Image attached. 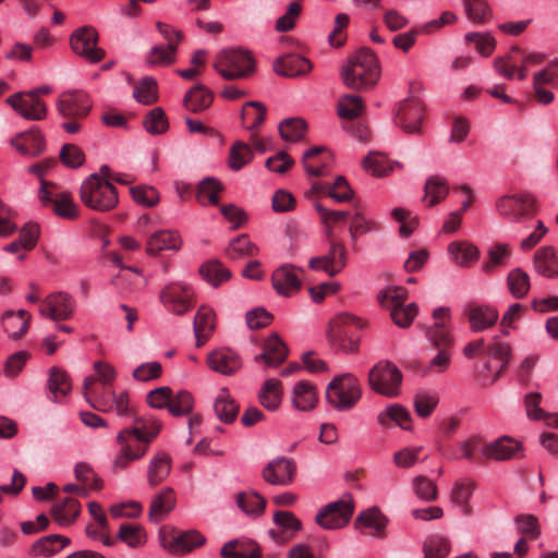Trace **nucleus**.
Here are the masks:
<instances>
[{
	"label": "nucleus",
	"mask_w": 558,
	"mask_h": 558,
	"mask_svg": "<svg viewBox=\"0 0 558 558\" xmlns=\"http://www.w3.org/2000/svg\"><path fill=\"white\" fill-rule=\"evenodd\" d=\"M160 430L161 423L153 417H138L134 426L121 430L117 437L120 451L114 459L113 468L125 469L131 462L145 456L149 444Z\"/></svg>",
	"instance_id": "f257e3e1"
},
{
	"label": "nucleus",
	"mask_w": 558,
	"mask_h": 558,
	"mask_svg": "<svg viewBox=\"0 0 558 558\" xmlns=\"http://www.w3.org/2000/svg\"><path fill=\"white\" fill-rule=\"evenodd\" d=\"M345 86L354 90L374 87L380 76V65L376 54L368 48H361L342 66L340 72Z\"/></svg>",
	"instance_id": "f03ea898"
},
{
	"label": "nucleus",
	"mask_w": 558,
	"mask_h": 558,
	"mask_svg": "<svg viewBox=\"0 0 558 558\" xmlns=\"http://www.w3.org/2000/svg\"><path fill=\"white\" fill-rule=\"evenodd\" d=\"M81 201L88 208L97 211L112 210L119 202L116 186L104 181L97 173L89 175L81 185Z\"/></svg>",
	"instance_id": "7ed1b4c3"
},
{
	"label": "nucleus",
	"mask_w": 558,
	"mask_h": 558,
	"mask_svg": "<svg viewBox=\"0 0 558 558\" xmlns=\"http://www.w3.org/2000/svg\"><path fill=\"white\" fill-rule=\"evenodd\" d=\"M93 104L89 96L83 90L64 92L59 96L57 108L60 116L65 120L62 128L70 134L81 131V120L85 119Z\"/></svg>",
	"instance_id": "20e7f679"
},
{
	"label": "nucleus",
	"mask_w": 558,
	"mask_h": 558,
	"mask_svg": "<svg viewBox=\"0 0 558 558\" xmlns=\"http://www.w3.org/2000/svg\"><path fill=\"white\" fill-rule=\"evenodd\" d=\"M362 397L359 379L351 373L335 377L327 386L326 399L338 411H349Z\"/></svg>",
	"instance_id": "39448f33"
},
{
	"label": "nucleus",
	"mask_w": 558,
	"mask_h": 558,
	"mask_svg": "<svg viewBox=\"0 0 558 558\" xmlns=\"http://www.w3.org/2000/svg\"><path fill=\"white\" fill-rule=\"evenodd\" d=\"M214 68L226 80H241L254 73L255 60L246 50L226 49L217 56Z\"/></svg>",
	"instance_id": "423d86ee"
},
{
	"label": "nucleus",
	"mask_w": 558,
	"mask_h": 558,
	"mask_svg": "<svg viewBox=\"0 0 558 558\" xmlns=\"http://www.w3.org/2000/svg\"><path fill=\"white\" fill-rule=\"evenodd\" d=\"M377 299L381 306L389 308L393 323L401 328L409 327L417 314L415 303L404 305L408 292L402 287H389L380 291Z\"/></svg>",
	"instance_id": "0eeeda50"
},
{
	"label": "nucleus",
	"mask_w": 558,
	"mask_h": 558,
	"mask_svg": "<svg viewBox=\"0 0 558 558\" xmlns=\"http://www.w3.org/2000/svg\"><path fill=\"white\" fill-rule=\"evenodd\" d=\"M361 320L349 314L338 315L330 322L328 338L332 347L347 352H356L359 348L357 331L362 328Z\"/></svg>",
	"instance_id": "6e6552de"
},
{
	"label": "nucleus",
	"mask_w": 558,
	"mask_h": 558,
	"mask_svg": "<svg viewBox=\"0 0 558 558\" xmlns=\"http://www.w3.org/2000/svg\"><path fill=\"white\" fill-rule=\"evenodd\" d=\"M496 210L511 222H522L536 214V198L526 191L507 194L496 201Z\"/></svg>",
	"instance_id": "1a4fd4ad"
},
{
	"label": "nucleus",
	"mask_w": 558,
	"mask_h": 558,
	"mask_svg": "<svg viewBox=\"0 0 558 558\" xmlns=\"http://www.w3.org/2000/svg\"><path fill=\"white\" fill-rule=\"evenodd\" d=\"M401 383V372L388 361H380L368 373L371 388L388 398H395L399 395Z\"/></svg>",
	"instance_id": "9d476101"
},
{
	"label": "nucleus",
	"mask_w": 558,
	"mask_h": 558,
	"mask_svg": "<svg viewBox=\"0 0 558 558\" xmlns=\"http://www.w3.org/2000/svg\"><path fill=\"white\" fill-rule=\"evenodd\" d=\"M38 198L44 206H50L61 218L73 220L78 217V207L71 194L60 191L56 183L41 180Z\"/></svg>",
	"instance_id": "9b49d317"
},
{
	"label": "nucleus",
	"mask_w": 558,
	"mask_h": 558,
	"mask_svg": "<svg viewBox=\"0 0 558 558\" xmlns=\"http://www.w3.org/2000/svg\"><path fill=\"white\" fill-rule=\"evenodd\" d=\"M354 501L351 495L329 502L318 510L315 522L325 530H337L345 526L353 514Z\"/></svg>",
	"instance_id": "f8f14e48"
},
{
	"label": "nucleus",
	"mask_w": 558,
	"mask_h": 558,
	"mask_svg": "<svg viewBox=\"0 0 558 558\" xmlns=\"http://www.w3.org/2000/svg\"><path fill=\"white\" fill-rule=\"evenodd\" d=\"M483 354L501 363L492 380L494 383L509 364L511 359V348L508 343L499 341L498 337H494V340L489 344H486L485 340L480 338L466 343L463 348V355L468 359H474Z\"/></svg>",
	"instance_id": "ddd939ff"
},
{
	"label": "nucleus",
	"mask_w": 558,
	"mask_h": 558,
	"mask_svg": "<svg viewBox=\"0 0 558 558\" xmlns=\"http://www.w3.org/2000/svg\"><path fill=\"white\" fill-rule=\"evenodd\" d=\"M159 301L170 313L184 315L194 304V291L185 283L171 282L161 289Z\"/></svg>",
	"instance_id": "4468645a"
},
{
	"label": "nucleus",
	"mask_w": 558,
	"mask_h": 558,
	"mask_svg": "<svg viewBox=\"0 0 558 558\" xmlns=\"http://www.w3.org/2000/svg\"><path fill=\"white\" fill-rule=\"evenodd\" d=\"M425 108L423 102L415 97L400 101L395 110V123L408 134L421 133Z\"/></svg>",
	"instance_id": "2eb2a0df"
},
{
	"label": "nucleus",
	"mask_w": 558,
	"mask_h": 558,
	"mask_svg": "<svg viewBox=\"0 0 558 558\" xmlns=\"http://www.w3.org/2000/svg\"><path fill=\"white\" fill-rule=\"evenodd\" d=\"M70 43L72 50L90 63L100 62L105 58V50L98 47V33L92 26L76 29Z\"/></svg>",
	"instance_id": "dca6fc26"
},
{
	"label": "nucleus",
	"mask_w": 558,
	"mask_h": 558,
	"mask_svg": "<svg viewBox=\"0 0 558 558\" xmlns=\"http://www.w3.org/2000/svg\"><path fill=\"white\" fill-rule=\"evenodd\" d=\"M348 260V251L341 241H329V250L325 255L313 257L308 262V267L313 270H323L328 276L335 277L345 266Z\"/></svg>",
	"instance_id": "f3484780"
},
{
	"label": "nucleus",
	"mask_w": 558,
	"mask_h": 558,
	"mask_svg": "<svg viewBox=\"0 0 558 558\" xmlns=\"http://www.w3.org/2000/svg\"><path fill=\"white\" fill-rule=\"evenodd\" d=\"M434 324L426 330V337L435 349H451L453 336L450 327V308L437 307L433 311Z\"/></svg>",
	"instance_id": "a211bd4d"
},
{
	"label": "nucleus",
	"mask_w": 558,
	"mask_h": 558,
	"mask_svg": "<svg viewBox=\"0 0 558 558\" xmlns=\"http://www.w3.org/2000/svg\"><path fill=\"white\" fill-rule=\"evenodd\" d=\"M8 104L27 120H43L47 108L36 92L16 93L8 98Z\"/></svg>",
	"instance_id": "6ab92c4d"
},
{
	"label": "nucleus",
	"mask_w": 558,
	"mask_h": 558,
	"mask_svg": "<svg viewBox=\"0 0 558 558\" xmlns=\"http://www.w3.org/2000/svg\"><path fill=\"white\" fill-rule=\"evenodd\" d=\"M75 308V301L65 292L49 294L39 306L43 316L52 320H66L71 318Z\"/></svg>",
	"instance_id": "aec40b11"
},
{
	"label": "nucleus",
	"mask_w": 558,
	"mask_h": 558,
	"mask_svg": "<svg viewBox=\"0 0 558 558\" xmlns=\"http://www.w3.org/2000/svg\"><path fill=\"white\" fill-rule=\"evenodd\" d=\"M206 364L213 372L232 376L241 369L242 359L234 350L221 347L207 354Z\"/></svg>",
	"instance_id": "412c9836"
},
{
	"label": "nucleus",
	"mask_w": 558,
	"mask_h": 558,
	"mask_svg": "<svg viewBox=\"0 0 558 558\" xmlns=\"http://www.w3.org/2000/svg\"><path fill=\"white\" fill-rule=\"evenodd\" d=\"M295 474V462L284 457L271 460L263 470V478L271 485L287 486L293 482Z\"/></svg>",
	"instance_id": "4be33fe9"
},
{
	"label": "nucleus",
	"mask_w": 558,
	"mask_h": 558,
	"mask_svg": "<svg viewBox=\"0 0 558 558\" xmlns=\"http://www.w3.org/2000/svg\"><path fill=\"white\" fill-rule=\"evenodd\" d=\"M83 392L86 401L101 412L112 411L111 399L116 395L112 386H98L94 376H87L83 384Z\"/></svg>",
	"instance_id": "5701e85b"
},
{
	"label": "nucleus",
	"mask_w": 558,
	"mask_h": 558,
	"mask_svg": "<svg viewBox=\"0 0 558 558\" xmlns=\"http://www.w3.org/2000/svg\"><path fill=\"white\" fill-rule=\"evenodd\" d=\"M275 529L269 530V537L277 544L291 541L302 530V522L291 511H276L274 513Z\"/></svg>",
	"instance_id": "b1692460"
},
{
	"label": "nucleus",
	"mask_w": 558,
	"mask_h": 558,
	"mask_svg": "<svg viewBox=\"0 0 558 558\" xmlns=\"http://www.w3.org/2000/svg\"><path fill=\"white\" fill-rule=\"evenodd\" d=\"M522 450V446L509 436H501L482 447V456L494 461H506L514 458Z\"/></svg>",
	"instance_id": "393cba45"
},
{
	"label": "nucleus",
	"mask_w": 558,
	"mask_h": 558,
	"mask_svg": "<svg viewBox=\"0 0 558 558\" xmlns=\"http://www.w3.org/2000/svg\"><path fill=\"white\" fill-rule=\"evenodd\" d=\"M464 314L473 332H482L493 327L499 317L498 311L490 305L471 304Z\"/></svg>",
	"instance_id": "a878e982"
},
{
	"label": "nucleus",
	"mask_w": 558,
	"mask_h": 558,
	"mask_svg": "<svg viewBox=\"0 0 558 558\" xmlns=\"http://www.w3.org/2000/svg\"><path fill=\"white\" fill-rule=\"evenodd\" d=\"M302 162L310 175L325 177L332 162V155L324 146H314L304 153Z\"/></svg>",
	"instance_id": "bb28decb"
},
{
	"label": "nucleus",
	"mask_w": 558,
	"mask_h": 558,
	"mask_svg": "<svg viewBox=\"0 0 558 558\" xmlns=\"http://www.w3.org/2000/svg\"><path fill=\"white\" fill-rule=\"evenodd\" d=\"M288 357V348L278 337L272 335L263 344V352L255 356V362H263L268 367H278Z\"/></svg>",
	"instance_id": "cd10ccee"
},
{
	"label": "nucleus",
	"mask_w": 558,
	"mask_h": 558,
	"mask_svg": "<svg viewBox=\"0 0 558 558\" xmlns=\"http://www.w3.org/2000/svg\"><path fill=\"white\" fill-rule=\"evenodd\" d=\"M11 145L22 155L35 157L45 150V138L37 128L22 132L11 140Z\"/></svg>",
	"instance_id": "c85d7f7f"
},
{
	"label": "nucleus",
	"mask_w": 558,
	"mask_h": 558,
	"mask_svg": "<svg viewBox=\"0 0 558 558\" xmlns=\"http://www.w3.org/2000/svg\"><path fill=\"white\" fill-rule=\"evenodd\" d=\"M274 70L279 75L295 77L307 74L312 70V63L299 54H287L275 60Z\"/></svg>",
	"instance_id": "c756f323"
},
{
	"label": "nucleus",
	"mask_w": 558,
	"mask_h": 558,
	"mask_svg": "<svg viewBox=\"0 0 558 558\" xmlns=\"http://www.w3.org/2000/svg\"><path fill=\"white\" fill-rule=\"evenodd\" d=\"M177 498L173 488L165 487L150 501L148 517L151 522L162 521L175 507Z\"/></svg>",
	"instance_id": "7c9ffc66"
},
{
	"label": "nucleus",
	"mask_w": 558,
	"mask_h": 558,
	"mask_svg": "<svg viewBox=\"0 0 558 558\" xmlns=\"http://www.w3.org/2000/svg\"><path fill=\"white\" fill-rule=\"evenodd\" d=\"M275 290L284 296H290L301 288V280L292 265H282L277 268L271 277Z\"/></svg>",
	"instance_id": "2f4dec72"
},
{
	"label": "nucleus",
	"mask_w": 558,
	"mask_h": 558,
	"mask_svg": "<svg viewBox=\"0 0 558 558\" xmlns=\"http://www.w3.org/2000/svg\"><path fill=\"white\" fill-rule=\"evenodd\" d=\"M194 333L196 338V347H203L211 337L216 328L215 312L202 305L194 317Z\"/></svg>",
	"instance_id": "473e14b6"
},
{
	"label": "nucleus",
	"mask_w": 558,
	"mask_h": 558,
	"mask_svg": "<svg viewBox=\"0 0 558 558\" xmlns=\"http://www.w3.org/2000/svg\"><path fill=\"white\" fill-rule=\"evenodd\" d=\"M182 245L180 234L173 230H160L154 232L147 240L146 252L157 255L163 250L178 251Z\"/></svg>",
	"instance_id": "72a5a7b5"
},
{
	"label": "nucleus",
	"mask_w": 558,
	"mask_h": 558,
	"mask_svg": "<svg viewBox=\"0 0 558 558\" xmlns=\"http://www.w3.org/2000/svg\"><path fill=\"white\" fill-rule=\"evenodd\" d=\"M387 522L388 520L381 511L377 507H373L359 513L354 527L360 531L369 530L368 533L373 536H381Z\"/></svg>",
	"instance_id": "f704fd0d"
},
{
	"label": "nucleus",
	"mask_w": 558,
	"mask_h": 558,
	"mask_svg": "<svg viewBox=\"0 0 558 558\" xmlns=\"http://www.w3.org/2000/svg\"><path fill=\"white\" fill-rule=\"evenodd\" d=\"M534 269L546 278H558V253L554 246L538 248L533 257Z\"/></svg>",
	"instance_id": "c9c22d12"
},
{
	"label": "nucleus",
	"mask_w": 558,
	"mask_h": 558,
	"mask_svg": "<svg viewBox=\"0 0 558 558\" xmlns=\"http://www.w3.org/2000/svg\"><path fill=\"white\" fill-rule=\"evenodd\" d=\"M81 509L80 501L73 497L60 498L53 504L51 515L59 525L66 526L75 522Z\"/></svg>",
	"instance_id": "e433bc0d"
},
{
	"label": "nucleus",
	"mask_w": 558,
	"mask_h": 558,
	"mask_svg": "<svg viewBox=\"0 0 558 558\" xmlns=\"http://www.w3.org/2000/svg\"><path fill=\"white\" fill-rule=\"evenodd\" d=\"M172 461L165 451H158L154 454L147 466V484L156 487L161 484L170 474Z\"/></svg>",
	"instance_id": "4c0bfd02"
},
{
	"label": "nucleus",
	"mask_w": 558,
	"mask_h": 558,
	"mask_svg": "<svg viewBox=\"0 0 558 558\" xmlns=\"http://www.w3.org/2000/svg\"><path fill=\"white\" fill-rule=\"evenodd\" d=\"M47 387L50 392L49 398L54 402H60L72 390L69 375L57 366L51 367L49 371Z\"/></svg>",
	"instance_id": "58836bf2"
},
{
	"label": "nucleus",
	"mask_w": 558,
	"mask_h": 558,
	"mask_svg": "<svg viewBox=\"0 0 558 558\" xmlns=\"http://www.w3.org/2000/svg\"><path fill=\"white\" fill-rule=\"evenodd\" d=\"M29 319L31 315L24 310H20L17 313L9 311L2 316V325L10 338L20 339L26 333Z\"/></svg>",
	"instance_id": "ea45409f"
},
{
	"label": "nucleus",
	"mask_w": 558,
	"mask_h": 558,
	"mask_svg": "<svg viewBox=\"0 0 558 558\" xmlns=\"http://www.w3.org/2000/svg\"><path fill=\"white\" fill-rule=\"evenodd\" d=\"M214 411L219 421L230 424L235 421L239 414V405L230 396L227 388L220 389L214 402Z\"/></svg>",
	"instance_id": "a19ab883"
},
{
	"label": "nucleus",
	"mask_w": 558,
	"mask_h": 558,
	"mask_svg": "<svg viewBox=\"0 0 558 558\" xmlns=\"http://www.w3.org/2000/svg\"><path fill=\"white\" fill-rule=\"evenodd\" d=\"M449 193V185L445 178L440 175L429 177L424 185V202L433 207L441 203Z\"/></svg>",
	"instance_id": "79ce46f5"
},
{
	"label": "nucleus",
	"mask_w": 558,
	"mask_h": 558,
	"mask_svg": "<svg viewBox=\"0 0 558 558\" xmlns=\"http://www.w3.org/2000/svg\"><path fill=\"white\" fill-rule=\"evenodd\" d=\"M316 402L317 392L312 384L305 380L295 384L293 389V404L298 410L310 411L314 409Z\"/></svg>",
	"instance_id": "37998d69"
},
{
	"label": "nucleus",
	"mask_w": 558,
	"mask_h": 558,
	"mask_svg": "<svg viewBox=\"0 0 558 558\" xmlns=\"http://www.w3.org/2000/svg\"><path fill=\"white\" fill-rule=\"evenodd\" d=\"M258 399L260 404L269 410L276 411L282 400L281 383L276 378L266 380L260 388Z\"/></svg>",
	"instance_id": "c03bdc74"
},
{
	"label": "nucleus",
	"mask_w": 558,
	"mask_h": 558,
	"mask_svg": "<svg viewBox=\"0 0 558 558\" xmlns=\"http://www.w3.org/2000/svg\"><path fill=\"white\" fill-rule=\"evenodd\" d=\"M525 50L513 46L506 57L496 58L494 61L495 70L507 80H513L517 65L521 64V57Z\"/></svg>",
	"instance_id": "a18cd8bd"
},
{
	"label": "nucleus",
	"mask_w": 558,
	"mask_h": 558,
	"mask_svg": "<svg viewBox=\"0 0 558 558\" xmlns=\"http://www.w3.org/2000/svg\"><path fill=\"white\" fill-rule=\"evenodd\" d=\"M364 102L362 97L353 94L341 96L337 105V113L341 119L354 120L364 112Z\"/></svg>",
	"instance_id": "49530a36"
},
{
	"label": "nucleus",
	"mask_w": 558,
	"mask_h": 558,
	"mask_svg": "<svg viewBox=\"0 0 558 558\" xmlns=\"http://www.w3.org/2000/svg\"><path fill=\"white\" fill-rule=\"evenodd\" d=\"M183 102L187 110L197 113L211 105L213 95L203 85H197L186 93Z\"/></svg>",
	"instance_id": "de8ad7c7"
},
{
	"label": "nucleus",
	"mask_w": 558,
	"mask_h": 558,
	"mask_svg": "<svg viewBox=\"0 0 558 558\" xmlns=\"http://www.w3.org/2000/svg\"><path fill=\"white\" fill-rule=\"evenodd\" d=\"M258 247L250 240L246 234H241L233 239L226 250V255L232 260L255 256Z\"/></svg>",
	"instance_id": "09e8293b"
},
{
	"label": "nucleus",
	"mask_w": 558,
	"mask_h": 558,
	"mask_svg": "<svg viewBox=\"0 0 558 558\" xmlns=\"http://www.w3.org/2000/svg\"><path fill=\"white\" fill-rule=\"evenodd\" d=\"M236 504L242 511L253 517L260 515L266 508V499L253 490L238 494Z\"/></svg>",
	"instance_id": "8fccbe9b"
},
{
	"label": "nucleus",
	"mask_w": 558,
	"mask_h": 558,
	"mask_svg": "<svg viewBox=\"0 0 558 558\" xmlns=\"http://www.w3.org/2000/svg\"><path fill=\"white\" fill-rule=\"evenodd\" d=\"M377 421L381 426H389L395 422L402 429L411 428V415L407 409L399 404H392L377 416Z\"/></svg>",
	"instance_id": "3c124183"
},
{
	"label": "nucleus",
	"mask_w": 558,
	"mask_h": 558,
	"mask_svg": "<svg viewBox=\"0 0 558 558\" xmlns=\"http://www.w3.org/2000/svg\"><path fill=\"white\" fill-rule=\"evenodd\" d=\"M393 165L398 163L392 162L386 155L378 151L369 153L363 160L364 169L375 177L388 175L392 171Z\"/></svg>",
	"instance_id": "603ef678"
},
{
	"label": "nucleus",
	"mask_w": 558,
	"mask_h": 558,
	"mask_svg": "<svg viewBox=\"0 0 558 558\" xmlns=\"http://www.w3.org/2000/svg\"><path fill=\"white\" fill-rule=\"evenodd\" d=\"M253 157L252 147L242 141H236L230 147L228 159L229 167L238 171L248 165L253 160Z\"/></svg>",
	"instance_id": "864d4df0"
},
{
	"label": "nucleus",
	"mask_w": 558,
	"mask_h": 558,
	"mask_svg": "<svg viewBox=\"0 0 558 558\" xmlns=\"http://www.w3.org/2000/svg\"><path fill=\"white\" fill-rule=\"evenodd\" d=\"M69 543V538L52 534L37 541L32 546V553L36 556H50L64 548Z\"/></svg>",
	"instance_id": "5fc2aeb1"
},
{
	"label": "nucleus",
	"mask_w": 558,
	"mask_h": 558,
	"mask_svg": "<svg viewBox=\"0 0 558 558\" xmlns=\"http://www.w3.org/2000/svg\"><path fill=\"white\" fill-rule=\"evenodd\" d=\"M118 538L131 548L142 547L147 541L144 527L133 523L121 524Z\"/></svg>",
	"instance_id": "6e6d98bb"
},
{
	"label": "nucleus",
	"mask_w": 558,
	"mask_h": 558,
	"mask_svg": "<svg viewBox=\"0 0 558 558\" xmlns=\"http://www.w3.org/2000/svg\"><path fill=\"white\" fill-rule=\"evenodd\" d=\"M222 191V185L214 178H206L202 180L197 187L196 198L202 205L207 203L218 205L219 194Z\"/></svg>",
	"instance_id": "4d7b16f0"
},
{
	"label": "nucleus",
	"mask_w": 558,
	"mask_h": 558,
	"mask_svg": "<svg viewBox=\"0 0 558 558\" xmlns=\"http://www.w3.org/2000/svg\"><path fill=\"white\" fill-rule=\"evenodd\" d=\"M507 287L515 299H522L530 291V276L521 268H514L507 276Z\"/></svg>",
	"instance_id": "13d9d810"
},
{
	"label": "nucleus",
	"mask_w": 558,
	"mask_h": 558,
	"mask_svg": "<svg viewBox=\"0 0 558 558\" xmlns=\"http://www.w3.org/2000/svg\"><path fill=\"white\" fill-rule=\"evenodd\" d=\"M266 117V108L258 101H248L243 106L241 118L248 131L259 126Z\"/></svg>",
	"instance_id": "bf43d9fd"
},
{
	"label": "nucleus",
	"mask_w": 558,
	"mask_h": 558,
	"mask_svg": "<svg viewBox=\"0 0 558 558\" xmlns=\"http://www.w3.org/2000/svg\"><path fill=\"white\" fill-rule=\"evenodd\" d=\"M448 250L451 257L460 266H468L470 263L475 262L480 255L476 246L465 242H452Z\"/></svg>",
	"instance_id": "052dcab7"
},
{
	"label": "nucleus",
	"mask_w": 558,
	"mask_h": 558,
	"mask_svg": "<svg viewBox=\"0 0 558 558\" xmlns=\"http://www.w3.org/2000/svg\"><path fill=\"white\" fill-rule=\"evenodd\" d=\"M205 544V537L195 530L179 533L172 538L175 551L187 553Z\"/></svg>",
	"instance_id": "680f3d73"
},
{
	"label": "nucleus",
	"mask_w": 558,
	"mask_h": 558,
	"mask_svg": "<svg viewBox=\"0 0 558 558\" xmlns=\"http://www.w3.org/2000/svg\"><path fill=\"white\" fill-rule=\"evenodd\" d=\"M488 260L483 264L482 269L485 274L494 272L498 266H504L511 256V248L508 244L498 243L493 245L488 252Z\"/></svg>",
	"instance_id": "e2e57ef3"
},
{
	"label": "nucleus",
	"mask_w": 558,
	"mask_h": 558,
	"mask_svg": "<svg viewBox=\"0 0 558 558\" xmlns=\"http://www.w3.org/2000/svg\"><path fill=\"white\" fill-rule=\"evenodd\" d=\"M203 278L211 286L217 287L231 277V272L217 260L208 262L199 269Z\"/></svg>",
	"instance_id": "0e129e2a"
},
{
	"label": "nucleus",
	"mask_w": 558,
	"mask_h": 558,
	"mask_svg": "<svg viewBox=\"0 0 558 558\" xmlns=\"http://www.w3.org/2000/svg\"><path fill=\"white\" fill-rule=\"evenodd\" d=\"M306 131V122L300 118H290L279 124V133L282 140L298 142L303 138Z\"/></svg>",
	"instance_id": "69168bd1"
},
{
	"label": "nucleus",
	"mask_w": 558,
	"mask_h": 558,
	"mask_svg": "<svg viewBox=\"0 0 558 558\" xmlns=\"http://www.w3.org/2000/svg\"><path fill=\"white\" fill-rule=\"evenodd\" d=\"M193 405V396L186 390H180L178 393L171 395L168 411L173 416H184L192 412Z\"/></svg>",
	"instance_id": "338daca9"
},
{
	"label": "nucleus",
	"mask_w": 558,
	"mask_h": 558,
	"mask_svg": "<svg viewBox=\"0 0 558 558\" xmlns=\"http://www.w3.org/2000/svg\"><path fill=\"white\" fill-rule=\"evenodd\" d=\"M449 551V541L444 536L432 535L424 543L425 558H445Z\"/></svg>",
	"instance_id": "774afa93"
}]
</instances>
